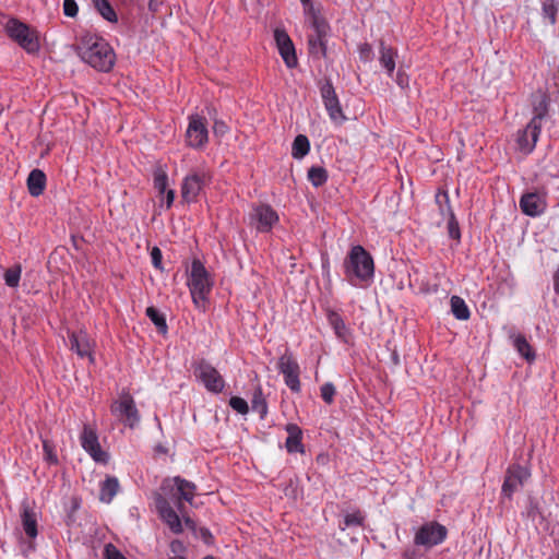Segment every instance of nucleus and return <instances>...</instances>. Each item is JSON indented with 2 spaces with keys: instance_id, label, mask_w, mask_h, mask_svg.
Segmentation results:
<instances>
[{
  "instance_id": "nucleus-4",
  "label": "nucleus",
  "mask_w": 559,
  "mask_h": 559,
  "mask_svg": "<svg viewBox=\"0 0 559 559\" xmlns=\"http://www.w3.org/2000/svg\"><path fill=\"white\" fill-rule=\"evenodd\" d=\"M19 546L23 556L27 557L35 551V539L38 536L37 513L28 504H23L21 512V530H15Z\"/></svg>"
},
{
  "instance_id": "nucleus-30",
  "label": "nucleus",
  "mask_w": 559,
  "mask_h": 559,
  "mask_svg": "<svg viewBox=\"0 0 559 559\" xmlns=\"http://www.w3.org/2000/svg\"><path fill=\"white\" fill-rule=\"evenodd\" d=\"M97 12L108 22L116 23L117 14L108 0H92Z\"/></svg>"
},
{
  "instance_id": "nucleus-23",
  "label": "nucleus",
  "mask_w": 559,
  "mask_h": 559,
  "mask_svg": "<svg viewBox=\"0 0 559 559\" xmlns=\"http://www.w3.org/2000/svg\"><path fill=\"white\" fill-rule=\"evenodd\" d=\"M288 437L285 442L286 450L289 453H304L302 431L296 424H288L285 428Z\"/></svg>"
},
{
  "instance_id": "nucleus-14",
  "label": "nucleus",
  "mask_w": 559,
  "mask_h": 559,
  "mask_svg": "<svg viewBox=\"0 0 559 559\" xmlns=\"http://www.w3.org/2000/svg\"><path fill=\"white\" fill-rule=\"evenodd\" d=\"M209 175L205 171H193L188 174L181 183V198L187 203L195 202L202 192Z\"/></svg>"
},
{
  "instance_id": "nucleus-7",
  "label": "nucleus",
  "mask_w": 559,
  "mask_h": 559,
  "mask_svg": "<svg viewBox=\"0 0 559 559\" xmlns=\"http://www.w3.org/2000/svg\"><path fill=\"white\" fill-rule=\"evenodd\" d=\"M544 115V111L537 112L523 130L518 131L516 146L523 154H530L535 148L540 134Z\"/></svg>"
},
{
  "instance_id": "nucleus-48",
  "label": "nucleus",
  "mask_w": 559,
  "mask_h": 559,
  "mask_svg": "<svg viewBox=\"0 0 559 559\" xmlns=\"http://www.w3.org/2000/svg\"><path fill=\"white\" fill-rule=\"evenodd\" d=\"M359 56L360 59L364 61H368L371 59L372 56V49L369 44H364L359 47Z\"/></svg>"
},
{
  "instance_id": "nucleus-6",
  "label": "nucleus",
  "mask_w": 559,
  "mask_h": 559,
  "mask_svg": "<svg viewBox=\"0 0 559 559\" xmlns=\"http://www.w3.org/2000/svg\"><path fill=\"white\" fill-rule=\"evenodd\" d=\"M5 29L10 38L16 41L28 53H34L39 49V41L36 32L26 24L11 19L7 22Z\"/></svg>"
},
{
  "instance_id": "nucleus-53",
  "label": "nucleus",
  "mask_w": 559,
  "mask_h": 559,
  "mask_svg": "<svg viewBox=\"0 0 559 559\" xmlns=\"http://www.w3.org/2000/svg\"><path fill=\"white\" fill-rule=\"evenodd\" d=\"M548 559H559V539L556 543V549L554 554L550 555Z\"/></svg>"
},
{
  "instance_id": "nucleus-20",
  "label": "nucleus",
  "mask_w": 559,
  "mask_h": 559,
  "mask_svg": "<svg viewBox=\"0 0 559 559\" xmlns=\"http://www.w3.org/2000/svg\"><path fill=\"white\" fill-rule=\"evenodd\" d=\"M520 207L528 216H539L546 210V200L538 193H526L520 200Z\"/></svg>"
},
{
  "instance_id": "nucleus-59",
  "label": "nucleus",
  "mask_w": 559,
  "mask_h": 559,
  "mask_svg": "<svg viewBox=\"0 0 559 559\" xmlns=\"http://www.w3.org/2000/svg\"><path fill=\"white\" fill-rule=\"evenodd\" d=\"M203 559H215V558H214V557H212V556H206V557H205V558H203Z\"/></svg>"
},
{
  "instance_id": "nucleus-21",
  "label": "nucleus",
  "mask_w": 559,
  "mask_h": 559,
  "mask_svg": "<svg viewBox=\"0 0 559 559\" xmlns=\"http://www.w3.org/2000/svg\"><path fill=\"white\" fill-rule=\"evenodd\" d=\"M436 202L439 204L440 211L442 212V214H444L445 211L449 214V221H448L449 236L452 239H460L461 233H460L459 223L455 219L454 213L452 212V210L449 205L450 200H449L448 193L447 192L437 193Z\"/></svg>"
},
{
  "instance_id": "nucleus-3",
  "label": "nucleus",
  "mask_w": 559,
  "mask_h": 559,
  "mask_svg": "<svg viewBox=\"0 0 559 559\" xmlns=\"http://www.w3.org/2000/svg\"><path fill=\"white\" fill-rule=\"evenodd\" d=\"M214 283V276L205 265L199 259H194L187 273V286L197 309L203 312L206 310Z\"/></svg>"
},
{
  "instance_id": "nucleus-12",
  "label": "nucleus",
  "mask_w": 559,
  "mask_h": 559,
  "mask_svg": "<svg viewBox=\"0 0 559 559\" xmlns=\"http://www.w3.org/2000/svg\"><path fill=\"white\" fill-rule=\"evenodd\" d=\"M277 368L284 377L285 384L293 392H299L300 391L299 365L290 352L286 350L278 358Z\"/></svg>"
},
{
  "instance_id": "nucleus-49",
  "label": "nucleus",
  "mask_w": 559,
  "mask_h": 559,
  "mask_svg": "<svg viewBox=\"0 0 559 559\" xmlns=\"http://www.w3.org/2000/svg\"><path fill=\"white\" fill-rule=\"evenodd\" d=\"M166 209H170L175 200V190L168 189L165 193Z\"/></svg>"
},
{
  "instance_id": "nucleus-45",
  "label": "nucleus",
  "mask_w": 559,
  "mask_h": 559,
  "mask_svg": "<svg viewBox=\"0 0 559 559\" xmlns=\"http://www.w3.org/2000/svg\"><path fill=\"white\" fill-rule=\"evenodd\" d=\"M395 83L402 88L406 90L409 86V76L406 74L405 71L400 69L395 76Z\"/></svg>"
},
{
  "instance_id": "nucleus-19",
  "label": "nucleus",
  "mask_w": 559,
  "mask_h": 559,
  "mask_svg": "<svg viewBox=\"0 0 559 559\" xmlns=\"http://www.w3.org/2000/svg\"><path fill=\"white\" fill-rule=\"evenodd\" d=\"M157 512L163 522L169 527L175 534L183 532V526L180 516L176 510H174L169 502L162 496L158 495L155 499Z\"/></svg>"
},
{
  "instance_id": "nucleus-10",
  "label": "nucleus",
  "mask_w": 559,
  "mask_h": 559,
  "mask_svg": "<svg viewBox=\"0 0 559 559\" xmlns=\"http://www.w3.org/2000/svg\"><path fill=\"white\" fill-rule=\"evenodd\" d=\"M80 442L85 452L97 463L106 464L109 460L108 453L100 447L96 429L85 424L80 435Z\"/></svg>"
},
{
  "instance_id": "nucleus-9",
  "label": "nucleus",
  "mask_w": 559,
  "mask_h": 559,
  "mask_svg": "<svg viewBox=\"0 0 559 559\" xmlns=\"http://www.w3.org/2000/svg\"><path fill=\"white\" fill-rule=\"evenodd\" d=\"M194 374L205 389L212 393H221L225 388V381L217 369L204 359L195 364Z\"/></svg>"
},
{
  "instance_id": "nucleus-42",
  "label": "nucleus",
  "mask_w": 559,
  "mask_h": 559,
  "mask_svg": "<svg viewBox=\"0 0 559 559\" xmlns=\"http://www.w3.org/2000/svg\"><path fill=\"white\" fill-rule=\"evenodd\" d=\"M335 393V386L331 382L324 383L321 386V397L328 404L333 403Z\"/></svg>"
},
{
  "instance_id": "nucleus-38",
  "label": "nucleus",
  "mask_w": 559,
  "mask_h": 559,
  "mask_svg": "<svg viewBox=\"0 0 559 559\" xmlns=\"http://www.w3.org/2000/svg\"><path fill=\"white\" fill-rule=\"evenodd\" d=\"M542 9L544 16L547 17L551 24H555L558 11V2L556 0H545L543 2Z\"/></svg>"
},
{
  "instance_id": "nucleus-56",
  "label": "nucleus",
  "mask_w": 559,
  "mask_h": 559,
  "mask_svg": "<svg viewBox=\"0 0 559 559\" xmlns=\"http://www.w3.org/2000/svg\"><path fill=\"white\" fill-rule=\"evenodd\" d=\"M168 559H187L182 556H174V557H169Z\"/></svg>"
},
{
  "instance_id": "nucleus-28",
  "label": "nucleus",
  "mask_w": 559,
  "mask_h": 559,
  "mask_svg": "<svg viewBox=\"0 0 559 559\" xmlns=\"http://www.w3.org/2000/svg\"><path fill=\"white\" fill-rule=\"evenodd\" d=\"M310 151V142L304 134H298L292 145V156L295 159L304 158Z\"/></svg>"
},
{
  "instance_id": "nucleus-13",
  "label": "nucleus",
  "mask_w": 559,
  "mask_h": 559,
  "mask_svg": "<svg viewBox=\"0 0 559 559\" xmlns=\"http://www.w3.org/2000/svg\"><path fill=\"white\" fill-rule=\"evenodd\" d=\"M70 349L80 358H87L91 364L95 362V342L84 330L68 332Z\"/></svg>"
},
{
  "instance_id": "nucleus-8",
  "label": "nucleus",
  "mask_w": 559,
  "mask_h": 559,
  "mask_svg": "<svg viewBox=\"0 0 559 559\" xmlns=\"http://www.w3.org/2000/svg\"><path fill=\"white\" fill-rule=\"evenodd\" d=\"M448 531L444 525L438 522L423 524L415 533L414 543L417 546L431 548L440 545L447 538Z\"/></svg>"
},
{
  "instance_id": "nucleus-22",
  "label": "nucleus",
  "mask_w": 559,
  "mask_h": 559,
  "mask_svg": "<svg viewBox=\"0 0 559 559\" xmlns=\"http://www.w3.org/2000/svg\"><path fill=\"white\" fill-rule=\"evenodd\" d=\"M328 322L330 326L333 329L335 336L338 341L348 344L352 340V331L341 317V314L336 311L328 312Z\"/></svg>"
},
{
  "instance_id": "nucleus-17",
  "label": "nucleus",
  "mask_w": 559,
  "mask_h": 559,
  "mask_svg": "<svg viewBox=\"0 0 559 559\" xmlns=\"http://www.w3.org/2000/svg\"><path fill=\"white\" fill-rule=\"evenodd\" d=\"M321 97L330 119L336 124H342L346 117L343 114L335 90L330 82L322 85Z\"/></svg>"
},
{
  "instance_id": "nucleus-26",
  "label": "nucleus",
  "mask_w": 559,
  "mask_h": 559,
  "mask_svg": "<svg viewBox=\"0 0 559 559\" xmlns=\"http://www.w3.org/2000/svg\"><path fill=\"white\" fill-rule=\"evenodd\" d=\"M46 187V175L40 169H33L27 178L28 192L33 197L40 195Z\"/></svg>"
},
{
  "instance_id": "nucleus-34",
  "label": "nucleus",
  "mask_w": 559,
  "mask_h": 559,
  "mask_svg": "<svg viewBox=\"0 0 559 559\" xmlns=\"http://www.w3.org/2000/svg\"><path fill=\"white\" fill-rule=\"evenodd\" d=\"M146 316L150 320L155 324L157 330L165 334L167 332V323L164 314H162L156 308L148 307L146 308Z\"/></svg>"
},
{
  "instance_id": "nucleus-58",
  "label": "nucleus",
  "mask_w": 559,
  "mask_h": 559,
  "mask_svg": "<svg viewBox=\"0 0 559 559\" xmlns=\"http://www.w3.org/2000/svg\"><path fill=\"white\" fill-rule=\"evenodd\" d=\"M302 2V4H307L309 3L310 0H300Z\"/></svg>"
},
{
  "instance_id": "nucleus-44",
  "label": "nucleus",
  "mask_w": 559,
  "mask_h": 559,
  "mask_svg": "<svg viewBox=\"0 0 559 559\" xmlns=\"http://www.w3.org/2000/svg\"><path fill=\"white\" fill-rule=\"evenodd\" d=\"M79 8L74 0H63V13L69 17L78 15Z\"/></svg>"
},
{
  "instance_id": "nucleus-18",
  "label": "nucleus",
  "mask_w": 559,
  "mask_h": 559,
  "mask_svg": "<svg viewBox=\"0 0 559 559\" xmlns=\"http://www.w3.org/2000/svg\"><path fill=\"white\" fill-rule=\"evenodd\" d=\"M274 39L278 52L287 68H295L298 63L295 46L285 29L276 28Z\"/></svg>"
},
{
  "instance_id": "nucleus-57",
  "label": "nucleus",
  "mask_w": 559,
  "mask_h": 559,
  "mask_svg": "<svg viewBox=\"0 0 559 559\" xmlns=\"http://www.w3.org/2000/svg\"><path fill=\"white\" fill-rule=\"evenodd\" d=\"M177 507H178L179 512H181V513H182V512H183V510H182V504H181V502H178Z\"/></svg>"
},
{
  "instance_id": "nucleus-27",
  "label": "nucleus",
  "mask_w": 559,
  "mask_h": 559,
  "mask_svg": "<svg viewBox=\"0 0 559 559\" xmlns=\"http://www.w3.org/2000/svg\"><path fill=\"white\" fill-rule=\"evenodd\" d=\"M173 481L177 488L179 498L189 503H192L195 496L197 486L193 483L179 476L174 477Z\"/></svg>"
},
{
  "instance_id": "nucleus-37",
  "label": "nucleus",
  "mask_w": 559,
  "mask_h": 559,
  "mask_svg": "<svg viewBox=\"0 0 559 559\" xmlns=\"http://www.w3.org/2000/svg\"><path fill=\"white\" fill-rule=\"evenodd\" d=\"M312 26L314 28V35L318 36V47L319 49L324 48V38L328 34L329 26L328 24L318 17L313 19Z\"/></svg>"
},
{
  "instance_id": "nucleus-2",
  "label": "nucleus",
  "mask_w": 559,
  "mask_h": 559,
  "mask_svg": "<svg viewBox=\"0 0 559 559\" xmlns=\"http://www.w3.org/2000/svg\"><path fill=\"white\" fill-rule=\"evenodd\" d=\"M78 53L83 62L92 68L108 72L115 64L116 55L110 45L102 37L87 35L81 39Z\"/></svg>"
},
{
  "instance_id": "nucleus-41",
  "label": "nucleus",
  "mask_w": 559,
  "mask_h": 559,
  "mask_svg": "<svg viewBox=\"0 0 559 559\" xmlns=\"http://www.w3.org/2000/svg\"><path fill=\"white\" fill-rule=\"evenodd\" d=\"M103 557L105 559H128L114 544L108 543L104 546Z\"/></svg>"
},
{
  "instance_id": "nucleus-5",
  "label": "nucleus",
  "mask_w": 559,
  "mask_h": 559,
  "mask_svg": "<svg viewBox=\"0 0 559 559\" xmlns=\"http://www.w3.org/2000/svg\"><path fill=\"white\" fill-rule=\"evenodd\" d=\"M111 415L124 426L134 429L141 420L134 399L128 393L122 392L110 405Z\"/></svg>"
},
{
  "instance_id": "nucleus-55",
  "label": "nucleus",
  "mask_w": 559,
  "mask_h": 559,
  "mask_svg": "<svg viewBox=\"0 0 559 559\" xmlns=\"http://www.w3.org/2000/svg\"><path fill=\"white\" fill-rule=\"evenodd\" d=\"M225 128V124L224 123H217L215 124V130L218 129V130H223Z\"/></svg>"
},
{
  "instance_id": "nucleus-52",
  "label": "nucleus",
  "mask_w": 559,
  "mask_h": 559,
  "mask_svg": "<svg viewBox=\"0 0 559 559\" xmlns=\"http://www.w3.org/2000/svg\"><path fill=\"white\" fill-rule=\"evenodd\" d=\"M159 7V0H150L148 8L153 12H157Z\"/></svg>"
},
{
  "instance_id": "nucleus-15",
  "label": "nucleus",
  "mask_w": 559,
  "mask_h": 559,
  "mask_svg": "<svg viewBox=\"0 0 559 559\" xmlns=\"http://www.w3.org/2000/svg\"><path fill=\"white\" fill-rule=\"evenodd\" d=\"M186 138L189 146L193 148L203 147L209 140L206 119L199 115L190 116Z\"/></svg>"
},
{
  "instance_id": "nucleus-51",
  "label": "nucleus",
  "mask_w": 559,
  "mask_h": 559,
  "mask_svg": "<svg viewBox=\"0 0 559 559\" xmlns=\"http://www.w3.org/2000/svg\"><path fill=\"white\" fill-rule=\"evenodd\" d=\"M554 290L559 295V269L554 274Z\"/></svg>"
},
{
  "instance_id": "nucleus-24",
  "label": "nucleus",
  "mask_w": 559,
  "mask_h": 559,
  "mask_svg": "<svg viewBox=\"0 0 559 559\" xmlns=\"http://www.w3.org/2000/svg\"><path fill=\"white\" fill-rule=\"evenodd\" d=\"M120 489L117 477L107 475L99 484V500L104 503H110Z\"/></svg>"
},
{
  "instance_id": "nucleus-11",
  "label": "nucleus",
  "mask_w": 559,
  "mask_h": 559,
  "mask_svg": "<svg viewBox=\"0 0 559 559\" xmlns=\"http://www.w3.org/2000/svg\"><path fill=\"white\" fill-rule=\"evenodd\" d=\"M250 225L258 233H269L278 223V214L267 204H260L252 209L249 214Z\"/></svg>"
},
{
  "instance_id": "nucleus-16",
  "label": "nucleus",
  "mask_w": 559,
  "mask_h": 559,
  "mask_svg": "<svg viewBox=\"0 0 559 559\" xmlns=\"http://www.w3.org/2000/svg\"><path fill=\"white\" fill-rule=\"evenodd\" d=\"M530 476L531 472L527 467L519 464L511 465L507 471L502 485V495L507 498H511L512 495L524 485Z\"/></svg>"
},
{
  "instance_id": "nucleus-47",
  "label": "nucleus",
  "mask_w": 559,
  "mask_h": 559,
  "mask_svg": "<svg viewBox=\"0 0 559 559\" xmlns=\"http://www.w3.org/2000/svg\"><path fill=\"white\" fill-rule=\"evenodd\" d=\"M162 251L157 247H154L151 251V259L154 267L162 270Z\"/></svg>"
},
{
  "instance_id": "nucleus-32",
  "label": "nucleus",
  "mask_w": 559,
  "mask_h": 559,
  "mask_svg": "<svg viewBox=\"0 0 559 559\" xmlns=\"http://www.w3.org/2000/svg\"><path fill=\"white\" fill-rule=\"evenodd\" d=\"M251 408L253 412H257L261 418H264L267 414V404L260 386L257 388L253 393L251 400Z\"/></svg>"
},
{
  "instance_id": "nucleus-35",
  "label": "nucleus",
  "mask_w": 559,
  "mask_h": 559,
  "mask_svg": "<svg viewBox=\"0 0 559 559\" xmlns=\"http://www.w3.org/2000/svg\"><path fill=\"white\" fill-rule=\"evenodd\" d=\"M22 274L21 265L16 264L12 267H9L3 275L4 283L7 286L11 288H16L19 286Z\"/></svg>"
},
{
  "instance_id": "nucleus-33",
  "label": "nucleus",
  "mask_w": 559,
  "mask_h": 559,
  "mask_svg": "<svg viewBox=\"0 0 559 559\" xmlns=\"http://www.w3.org/2000/svg\"><path fill=\"white\" fill-rule=\"evenodd\" d=\"M513 345L519 354L525 359L533 360L535 358V354L533 353L531 345L523 335H518L513 341Z\"/></svg>"
},
{
  "instance_id": "nucleus-29",
  "label": "nucleus",
  "mask_w": 559,
  "mask_h": 559,
  "mask_svg": "<svg viewBox=\"0 0 559 559\" xmlns=\"http://www.w3.org/2000/svg\"><path fill=\"white\" fill-rule=\"evenodd\" d=\"M451 311L457 320H467L471 316L466 302L459 296L451 297Z\"/></svg>"
},
{
  "instance_id": "nucleus-36",
  "label": "nucleus",
  "mask_w": 559,
  "mask_h": 559,
  "mask_svg": "<svg viewBox=\"0 0 559 559\" xmlns=\"http://www.w3.org/2000/svg\"><path fill=\"white\" fill-rule=\"evenodd\" d=\"M154 188L157 190V192L160 195H164V193L168 190V176L167 173L163 168H157L154 171L153 177Z\"/></svg>"
},
{
  "instance_id": "nucleus-40",
  "label": "nucleus",
  "mask_w": 559,
  "mask_h": 559,
  "mask_svg": "<svg viewBox=\"0 0 559 559\" xmlns=\"http://www.w3.org/2000/svg\"><path fill=\"white\" fill-rule=\"evenodd\" d=\"M230 407L241 415H246L249 412V406L246 400L239 396H233L229 400Z\"/></svg>"
},
{
  "instance_id": "nucleus-46",
  "label": "nucleus",
  "mask_w": 559,
  "mask_h": 559,
  "mask_svg": "<svg viewBox=\"0 0 559 559\" xmlns=\"http://www.w3.org/2000/svg\"><path fill=\"white\" fill-rule=\"evenodd\" d=\"M308 45L311 53H321L322 56H325L326 48L319 49L318 47V36L311 35L308 39Z\"/></svg>"
},
{
  "instance_id": "nucleus-50",
  "label": "nucleus",
  "mask_w": 559,
  "mask_h": 559,
  "mask_svg": "<svg viewBox=\"0 0 559 559\" xmlns=\"http://www.w3.org/2000/svg\"><path fill=\"white\" fill-rule=\"evenodd\" d=\"M183 549V544L180 540H173L170 543V550L176 554Z\"/></svg>"
},
{
  "instance_id": "nucleus-39",
  "label": "nucleus",
  "mask_w": 559,
  "mask_h": 559,
  "mask_svg": "<svg viewBox=\"0 0 559 559\" xmlns=\"http://www.w3.org/2000/svg\"><path fill=\"white\" fill-rule=\"evenodd\" d=\"M364 522V515L360 511H355L352 513H347L344 518V526H342V530H345L349 526H361Z\"/></svg>"
},
{
  "instance_id": "nucleus-54",
  "label": "nucleus",
  "mask_w": 559,
  "mask_h": 559,
  "mask_svg": "<svg viewBox=\"0 0 559 559\" xmlns=\"http://www.w3.org/2000/svg\"><path fill=\"white\" fill-rule=\"evenodd\" d=\"M183 521L188 527H193V521L190 518L183 516Z\"/></svg>"
},
{
  "instance_id": "nucleus-1",
  "label": "nucleus",
  "mask_w": 559,
  "mask_h": 559,
  "mask_svg": "<svg viewBox=\"0 0 559 559\" xmlns=\"http://www.w3.org/2000/svg\"><path fill=\"white\" fill-rule=\"evenodd\" d=\"M345 280L354 287H366L374 276L371 254L360 245L353 246L343 262Z\"/></svg>"
},
{
  "instance_id": "nucleus-31",
  "label": "nucleus",
  "mask_w": 559,
  "mask_h": 559,
  "mask_svg": "<svg viewBox=\"0 0 559 559\" xmlns=\"http://www.w3.org/2000/svg\"><path fill=\"white\" fill-rule=\"evenodd\" d=\"M308 180L316 188L323 186L328 181V171L325 168L320 166H312L308 170Z\"/></svg>"
},
{
  "instance_id": "nucleus-25",
  "label": "nucleus",
  "mask_w": 559,
  "mask_h": 559,
  "mask_svg": "<svg viewBox=\"0 0 559 559\" xmlns=\"http://www.w3.org/2000/svg\"><path fill=\"white\" fill-rule=\"evenodd\" d=\"M379 53V62L381 67L386 71L388 75L392 78L395 70L397 52L392 47L386 46L384 41H381Z\"/></svg>"
},
{
  "instance_id": "nucleus-43",
  "label": "nucleus",
  "mask_w": 559,
  "mask_h": 559,
  "mask_svg": "<svg viewBox=\"0 0 559 559\" xmlns=\"http://www.w3.org/2000/svg\"><path fill=\"white\" fill-rule=\"evenodd\" d=\"M43 449L45 453V460L50 464H57L58 456L55 453L53 445L48 440H43Z\"/></svg>"
}]
</instances>
